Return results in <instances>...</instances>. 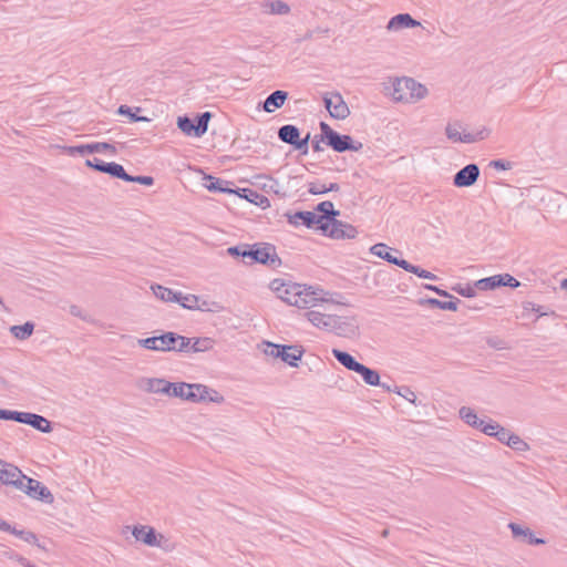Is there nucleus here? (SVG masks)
<instances>
[{
    "label": "nucleus",
    "instance_id": "b1692460",
    "mask_svg": "<svg viewBox=\"0 0 567 567\" xmlns=\"http://www.w3.org/2000/svg\"><path fill=\"white\" fill-rule=\"evenodd\" d=\"M300 299L299 301L301 303H298V308H308L310 306H315L317 301L319 300H323V298L321 297V293L323 292V290L321 289H316L311 286L307 287V286H302L300 285Z\"/></svg>",
    "mask_w": 567,
    "mask_h": 567
},
{
    "label": "nucleus",
    "instance_id": "8fccbe9b",
    "mask_svg": "<svg viewBox=\"0 0 567 567\" xmlns=\"http://www.w3.org/2000/svg\"><path fill=\"white\" fill-rule=\"evenodd\" d=\"M250 204H254L262 209H266L270 206L269 199L256 190L250 189Z\"/></svg>",
    "mask_w": 567,
    "mask_h": 567
},
{
    "label": "nucleus",
    "instance_id": "79ce46f5",
    "mask_svg": "<svg viewBox=\"0 0 567 567\" xmlns=\"http://www.w3.org/2000/svg\"><path fill=\"white\" fill-rule=\"evenodd\" d=\"M168 381L159 378H148L145 379L144 390L150 393H165V385H167Z\"/></svg>",
    "mask_w": 567,
    "mask_h": 567
},
{
    "label": "nucleus",
    "instance_id": "c756f323",
    "mask_svg": "<svg viewBox=\"0 0 567 567\" xmlns=\"http://www.w3.org/2000/svg\"><path fill=\"white\" fill-rule=\"evenodd\" d=\"M450 299L451 300H449V301H442L436 298H426V299H421L420 305H427L431 308H437L441 310L456 311L457 305L460 303V299L455 298L454 296H453V298H450Z\"/></svg>",
    "mask_w": 567,
    "mask_h": 567
},
{
    "label": "nucleus",
    "instance_id": "412c9836",
    "mask_svg": "<svg viewBox=\"0 0 567 567\" xmlns=\"http://www.w3.org/2000/svg\"><path fill=\"white\" fill-rule=\"evenodd\" d=\"M508 528L511 529L514 538H520L524 543L528 545L545 544V539L536 537L532 529L528 527H523L516 523H509Z\"/></svg>",
    "mask_w": 567,
    "mask_h": 567
},
{
    "label": "nucleus",
    "instance_id": "58836bf2",
    "mask_svg": "<svg viewBox=\"0 0 567 567\" xmlns=\"http://www.w3.org/2000/svg\"><path fill=\"white\" fill-rule=\"evenodd\" d=\"M499 287H503V278L501 274L482 278L475 281V288L478 290H494Z\"/></svg>",
    "mask_w": 567,
    "mask_h": 567
},
{
    "label": "nucleus",
    "instance_id": "2f4dec72",
    "mask_svg": "<svg viewBox=\"0 0 567 567\" xmlns=\"http://www.w3.org/2000/svg\"><path fill=\"white\" fill-rule=\"evenodd\" d=\"M334 315H326L316 310L306 312L307 319L317 328L324 329L328 331V324L333 320Z\"/></svg>",
    "mask_w": 567,
    "mask_h": 567
},
{
    "label": "nucleus",
    "instance_id": "864d4df0",
    "mask_svg": "<svg viewBox=\"0 0 567 567\" xmlns=\"http://www.w3.org/2000/svg\"><path fill=\"white\" fill-rule=\"evenodd\" d=\"M523 309L525 311H535V312H537L538 313L537 318L544 317V316H548V315H555V312L553 310L551 311H545L544 307L537 306V305H535L532 301L523 302Z\"/></svg>",
    "mask_w": 567,
    "mask_h": 567
},
{
    "label": "nucleus",
    "instance_id": "20e7f679",
    "mask_svg": "<svg viewBox=\"0 0 567 567\" xmlns=\"http://www.w3.org/2000/svg\"><path fill=\"white\" fill-rule=\"evenodd\" d=\"M258 348L266 354L270 355L275 359L279 358L285 363L290 367L297 368L299 365V361L305 352V349L301 346H285V344H275L269 341H262Z\"/></svg>",
    "mask_w": 567,
    "mask_h": 567
},
{
    "label": "nucleus",
    "instance_id": "49530a36",
    "mask_svg": "<svg viewBox=\"0 0 567 567\" xmlns=\"http://www.w3.org/2000/svg\"><path fill=\"white\" fill-rule=\"evenodd\" d=\"M226 251L233 258H243L245 261V258H248V244H239L237 246L228 247Z\"/></svg>",
    "mask_w": 567,
    "mask_h": 567
},
{
    "label": "nucleus",
    "instance_id": "4c0bfd02",
    "mask_svg": "<svg viewBox=\"0 0 567 567\" xmlns=\"http://www.w3.org/2000/svg\"><path fill=\"white\" fill-rule=\"evenodd\" d=\"M355 373L360 374L364 383L371 386L380 384V373L361 363Z\"/></svg>",
    "mask_w": 567,
    "mask_h": 567
},
{
    "label": "nucleus",
    "instance_id": "5701e85b",
    "mask_svg": "<svg viewBox=\"0 0 567 567\" xmlns=\"http://www.w3.org/2000/svg\"><path fill=\"white\" fill-rule=\"evenodd\" d=\"M204 186L210 192V193H220V194H233L234 188L230 187L231 183L224 181L219 177H215L209 174H204L203 177Z\"/></svg>",
    "mask_w": 567,
    "mask_h": 567
},
{
    "label": "nucleus",
    "instance_id": "c85d7f7f",
    "mask_svg": "<svg viewBox=\"0 0 567 567\" xmlns=\"http://www.w3.org/2000/svg\"><path fill=\"white\" fill-rule=\"evenodd\" d=\"M332 355L340 364H342L349 371L355 372L358 368L361 365V363L358 362L355 358L347 351L332 349Z\"/></svg>",
    "mask_w": 567,
    "mask_h": 567
},
{
    "label": "nucleus",
    "instance_id": "a18cd8bd",
    "mask_svg": "<svg viewBox=\"0 0 567 567\" xmlns=\"http://www.w3.org/2000/svg\"><path fill=\"white\" fill-rule=\"evenodd\" d=\"M403 269L408 272L416 275L420 278L430 279V280L437 279L436 275L432 274L429 270L421 268L420 266L412 265L409 261L406 262V265H403Z\"/></svg>",
    "mask_w": 567,
    "mask_h": 567
},
{
    "label": "nucleus",
    "instance_id": "e433bc0d",
    "mask_svg": "<svg viewBox=\"0 0 567 567\" xmlns=\"http://www.w3.org/2000/svg\"><path fill=\"white\" fill-rule=\"evenodd\" d=\"M300 285L293 284V282H287V286L285 288L284 295H282V301L287 302L290 306L298 307V303H301L299 301L300 297Z\"/></svg>",
    "mask_w": 567,
    "mask_h": 567
},
{
    "label": "nucleus",
    "instance_id": "ddd939ff",
    "mask_svg": "<svg viewBox=\"0 0 567 567\" xmlns=\"http://www.w3.org/2000/svg\"><path fill=\"white\" fill-rule=\"evenodd\" d=\"M69 155H87V154H94V153H102V152H109L112 155H115L117 153V150L115 145L107 143V142H93L87 144H79L74 146H68L65 147Z\"/></svg>",
    "mask_w": 567,
    "mask_h": 567
},
{
    "label": "nucleus",
    "instance_id": "3c124183",
    "mask_svg": "<svg viewBox=\"0 0 567 567\" xmlns=\"http://www.w3.org/2000/svg\"><path fill=\"white\" fill-rule=\"evenodd\" d=\"M309 141H310V133H308L305 137H298L293 141L292 147L296 151H299L301 155L308 154L309 151Z\"/></svg>",
    "mask_w": 567,
    "mask_h": 567
},
{
    "label": "nucleus",
    "instance_id": "aec40b11",
    "mask_svg": "<svg viewBox=\"0 0 567 567\" xmlns=\"http://www.w3.org/2000/svg\"><path fill=\"white\" fill-rule=\"evenodd\" d=\"M288 96L289 94L287 91L276 90L270 93L262 103L258 104V109L262 107L265 112L272 113L285 104Z\"/></svg>",
    "mask_w": 567,
    "mask_h": 567
},
{
    "label": "nucleus",
    "instance_id": "0e129e2a",
    "mask_svg": "<svg viewBox=\"0 0 567 567\" xmlns=\"http://www.w3.org/2000/svg\"><path fill=\"white\" fill-rule=\"evenodd\" d=\"M308 192L311 195H322L327 193L326 185L321 183H309Z\"/></svg>",
    "mask_w": 567,
    "mask_h": 567
},
{
    "label": "nucleus",
    "instance_id": "f257e3e1",
    "mask_svg": "<svg viewBox=\"0 0 567 567\" xmlns=\"http://www.w3.org/2000/svg\"><path fill=\"white\" fill-rule=\"evenodd\" d=\"M319 127L321 131V141L334 152H358L363 147L361 142L354 141L352 136L348 134H340L326 122H320Z\"/></svg>",
    "mask_w": 567,
    "mask_h": 567
},
{
    "label": "nucleus",
    "instance_id": "a878e982",
    "mask_svg": "<svg viewBox=\"0 0 567 567\" xmlns=\"http://www.w3.org/2000/svg\"><path fill=\"white\" fill-rule=\"evenodd\" d=\"M278 182L267 175L264 174H256L250 177V186H255L258 189L264 190L265 193L274 192L278 194Z\"/></svg>",
    "mask_w": 567,
    "mask_h": 567
},
{
    "label": "nucleus",
    "instance_id": "a19ab883",
    "mask_svg": "<svg viewBox=\"0 0 567 567\" xmlns=\"http://www.w3.org/2000/svg\"><path fill=\"white\" fill-rule=\"evenodd\" d=\"M192 340V352H206L213 349L215 340L209 337H194Z\"/></svg>",
    "mask_w": 567,
    "mask_h": 567
},
{
    "label": "nucleus",
    "instance_id": "bb28decb",
    "mask_svg": "<svg viewBox=\"0 0 567 567\" xmlns=\"http://www.w3.org/2000/svg\"><path fill=\"white\" fill-rule=\"evenodd\" d=\"M0 530L10 533L29 544H35L38 542V537L33 532L25 530V529H17L16 526H12L11 524H9L7 520L2 519L1 517H0Z\"/></svg>",
    "mask_w": 567,
    "mask_h": 567
},
{
    "label": "nucleus",
    "instance_id": "052dcab7",
    "mask_svg": "<svg viewBox=\"0 0 567 567\" xmlns=\"http://www.w3.org/2000/svg\"><path fill=\"white\" fill-rule=\"evenodd\" d=\"M31 412H23V411H12V420L14 422L27 424L29 422Z\"/></svg>",
    "mask_w": 567,
    "mask_h": 567
},
{
    "label": "nucleus",
    "instance_id": "9d476101",
    "mask_svg": "<svg viewBox=\"0 0 567 567\" xmlns=\"http://www.w3.org/2000/svg\"><path fill=\"white\" fill-rule=\"evenodd\" d=\"M324 107L330 116L337 120H344L350 115V110L340 93L334 92L323 96Z\"/></svg>",
    "mask_w": 567,
    "mask_h": 567
},
{
    "label": "nucleus",
    "instance_id": "c9c22d12",
    "mask_svg": "<svg viewBox=\"0 0 567 567\" xmlns=\"http://www.w3.org/2000/svg\"><path fill=\"white\" fill-rule=\"evenodd\" d=\"M27 425H30L41 433H51L53 430L52 423L47 417L32 412Z\"/></svg>",
    "mask_w": 567,
    "mask_h": 567
},
{
    "label": "nucleus",
    "instance_id": "4be33fe9",
    "mask_svg": "<svg viewBox=\"0 0 567 567\" xmlns=\"http://www.w3.org/2000/svg\"><path fill=\"white\" fill-rule=\"evenodd\" d=\"M206 394H209V386L202 383H188L184 391L183 401L200 403L205 401Z\"/></svg>",
    "mask_w": 567,
    "mask_h": 567
},
{
    "label": "nucleus",
    "instance_id": "2eb2a0df",
    "mask_svg": "<svg viewBox=\"0 0 567 567\" xmlns=\"http://www.w3.org/2000/svg\"><path fill=\"white\" fill-rule=\"evenodd\" d=\"M85 165L96 172L107 174L112 178L121 179L122 175H124L123 165L115 162L106 163L97 157H93L85 159Z\"/></svg>",
    "mask_w": 567,
    "mask_h": 567
},
{
    "label": "nucleus",
    "instance_id": "393cba45",
    "mask_svg": "<svg viewBox=\"0 0 567 567\" xmlns=\"http://www.w3.org/2000/svg\"><path fill=\"white\" fill-rule=\"evenodd\" d=\"M419 25H421V23L413 19L410 13H399L389 20L386 29L401 30L404 28H415Z\"/></svg>",
    "mask_w": 567,
    "mask_h": 567
},
{
    "label": "nucleus",
    "instance_id": "5fc2aeb1",
    "mask_svg": "<svg viewBox=\"0 0 567 567\" xmlns=\"http://www.w3.org/2000/svg\"><path fill=\"white\" fill-rule=\"evenodd\" d=\"M286 286H287L286 280L276 278L270 282L269 288L272 292H275L277 295L278 298H280L282 300V295H284Z\"/></svg>",
    "mask_w": 567,
    "mask_h": 567
},
{
    "label": "nucleus",
    "instance_id": "cd10ccee",
    "mask_svg": "<svg viewBox=\"0 0 567 567\" xmlns=\"http://www.w3.org/2000/svg\"><path fill=\"white\" fill-rule=\"evenodd\" d=\"M458 413L466 424L484 433V426H487L488 421L480 419L473 409L462 406Z\"/></svg>",
    "mask_w": 567,
    "mask_h": 567
},
{
    "label": "nucleus",
    "instance_id": "f03ea898",
    "mask_svg": "<svg viewBox=\"0 0 567 567\" xmlns=\"http://www.w3.org/2000/svg\"><path fill=\"white\" fill-rule=\"evenodd\" d=\"M151 289L156 298L165 302H175L188 310H205L207 302L204 301L202 305H198L199 298L195 295L188 293L184 295L181 291H175L171 288L164 287L159 284H153Z\"/></svg>",
    "mask_w": 567,
    "mask_h": 567
},
{
    "label": "nucleus",
    "instance_id": "774afa93",
    "mask_svg": "<svg viewBox=\"0 0 567 567\" xmlns=\"http://www.w3.org/2000/svg\"><path fill=\"white\" fill-rule=\"evenodd\" d=\"M321 142H322L321 141V134L320 135H316L313 141H312V144H311V147H312L313 152L318 153V152H322L323 151V148H322V146L320 144Z\"/></svg>",
    "mask_w": 567,
    "mask_h": 567
},
{
    "label": "nucleus",
    "instance_id": "e2e57ef3",
    "mask_svg": "<svg viewBox=\"0 0 567 567\" xmlns=\"http://www.w3.org/2000/svg\"><path fill=\"white\" fill-rule=\"evenodd\" d=\"M503 278V287L517 288L520 286V281H518L515 277L509 274H501Z\"/></svg>",
    "mask_w": 567,
    "mask_h": 567
},
{
    "label": "nucleus",
    "instance_id": "7c9ffc66",
    "mask_svg": "<svg viewBox=\"0 0 567 567\" xmlns=\"http://www.w3.org/2000/svg\"><path fill=\"white\" fill-rule=\"evenodd\" d=\"M158 351H174L175 344L178 342L179 333L174 331H166L157 336Z\"/></svg>",
    "mask_w": 567,
    "mask_h": 567
},
{
    "label": "nucleus",
    "instance_id": "c03bdc74",
    "mask_svg": "<svg viewBox=\"0 0 567 567\" xmlns=\"http://www.w3.org/2000/svg\"><path fill=\"white\" fill-rule=\"evenodd\" d=\"M122 181L127 183H136L144 186H152L154 185V177L148 175H131L124 169V175L121 177Z\"/></svg>",
    "mask_w": 567,
    "mask_h": 567
},
{
    "label": "nucleus",
    "instance_id": "0eeeda50",
    "mask_svg": "<svg viewBox=\"0 0 567 567\" xmlns=\"http://www.w3.org/2000/svg\"><path fill=\"white\" fill-rule=\"evenodd\" d=\"M29 497L40 501L45 504H52L54 496L50 489L41 482L25 475L22 482V488H19Z\"/></svg>",
    "mask_w": 567,
    "mask_h": 567
},
{
    "label": "nucleus",
    "instance_id": "603ef678",
    "mask_svg": "<svg viewBox=\"0 0 567 567\" xmlns=\"http://www.w3.org/2000/svg\"><path fill=\"white\" fill-rule=\"evenodd\" d=\"M486 344L495 350H505L511 348L504 339L497 336L487 337Z\"/></svg>",
    "mask_w": 567,
    "mask_h": 567
},
{
    "label": "nucleus",
    "instance_id": "473e14b6",
    "mask_svg": "<svg viewBox=\"0 0 567 567\" xmlns=\"http://www.w3.org/2000/svg\"><path fill=\"white\" fill-rule=\"evenodd\" d=\"M142 111V107L136 106L132 107L126 104H121L116 113L122 116L128 117L130 122L137 123V122H150L151 120L146 116L138 115V113Z\"/></svg>",
    "mask_w": 567,
    "mask_h": 567
},
{
    "label": "nucleus",
    "instance_id": "37998d69",
    "mask_svg": "<svg viewBox=\"0 0 567 567\" xmlns=\"http://www.w3.org/2000/svg\"><path fill=\"white\" fill-rule=\"evenodd\" d=\"M186 386H188L187 382H171L168 381L167 385H165V393L164 395H167L169 398H178L183 400L184 391L186 390Z\"/></svg>",
    "mask_w": 567,
    "mask_h": 567
},
{
    "label": "nucleus",
    "instance_id": "6ab92c4d",
    "mask_svg": "<svg viewBox=\"0 0 567 567\" xmlns=\"http://www.w3.org/2000/svg\"><path fill=\"white\" fill-rule=\"evenodd\" d=\"M484 434L496 439L498 442L505 445H509L513 432L502 426L499 423L488 419L487 426H484Z\"/></svg>",
    "mask_w": 567,
    "mask_h": 567
},
{
    "label": "nucleus",
    "instance_id": "de8ad7c7",
    "mask_svg": "<svg viewBox=\"0 0 567 567\" xmlns=\"http://www.w3.org/2000/svg\"><path fill=\"white\" fill-rule=\"evenodd\" d=\"M508 447L516 452H527L530 450L529 444L515 433L512 435Z\"/></svg>",
    "mask_w": 567,
    "mask_h": 567
},
{
    "label": "nucleus",
    "instance_id": "680f3d73",
    "mask_svg": "<svg viewBox=\"0 0 567 567\" xmlns=\"http://www.w3.org/2000/svg\"><path fill=\"white\" fill-rule=\"evenodd\" d=\"M445 134L447 138L453 142H458L461 140V133L458 131V127H456L455 125L449 124L445 128Z\"/></svg>",
    "mask_w": 567,
    "mask_h": 567
},
{
    "label": "nucleus",
    "instance_id": "338daca9",
    "mask_svg": "<svg viewBox=\"0 0 567 567\" xmlns=\"http://www.w3.org/2000/svg\"><path fill=\"white\" fill-rule=\"evenodd\" d=\"M423 287H424L425 289H427V290H431V291L435 292V293H436V295H439L440 297H444V298H453V296H452L450 292H447L446 290L441 289V288H440V287H437V286H434V285H431V284H425Z\"/></svg>",
    "mask_w": 567,
    "mask_h": 567
},
{
    "label": "nucleus",
    "instance_id": "423d86ee",
    "mask_svg": "<svg viewBox=\"0 0 567 567\" xmlns=\"http://www.w3.org/2000/svg\"><path fill=\"white\" fill-rule=\"evenodd\" d=\"M250 262L260 264L271 269H276L282 264L277 254L276 246L270 243L251 244Z\"/></svg>",
    "mask_w": 567,
    "mask_h": 567
},
{
    "label": "nucleus",
    "instance_id": "6e6552de",
    "mask_svg": "<svg viewBox=\"0 0 567 567\" xmlns=\"http://www.w3.org/2000/svg\"><path fill=\"white\" fill-rule=\"evenodd\" d=\"M359 324L355 317L333 316V320L328 324V331L334 332L339 337L352 338L358 333Z\"/></svg>",
    "mask_w": 567,
    "mask_h": 567
},
{
    "label": "nucleus",
    "instance_id": "f8f14e48",
    "mask_svg": "<svg viewBox=\"0 0 567 567\" xmlns=\"http://www.w3.org/2000/svg\"><path fill=\"white\" fill-rule=\"evenodd\" d=\"M287 220L292 226H305L309 229L320 230L322 217H317L316 212L298 210L296 213H286Z\"/></svg>",
    "mask_w": 567,
    "mask_h": 567
},
{
    "label": "nucleus",
    "instance_id": "09e8293b",
    "mask_svg": "<svg viewBox=\"0 0 567 567\" xmlns=\"http://www.w3.org/2000/svg\"><path fill=\"white\" fill-rule=\"evenodd\" d=\"M452 290L463 297H466V298H473L476 296L475 285L474 286H471V285L463 286L462 284H456L455 286L452 287Z\"/></svg>",
    "mask_w": 567,
    "mask_h": 567
},
{
    "label": "nucleus",
    "instance_id": "1a4fd4ad",
    "mask_svg": "<svg viewBox=\"0 0 567 567\" xmlns=\"http://www.w3.org/2000/svg\"><path fill=\"white\" fill-rule=\"evenodd\" d=\"M131 533L137 542L151 547H161L162 540L165 539L164 535L158 533L154 527L148 525H133Z\"/></svg>",
    "mask_w": 567,
    "mask_h": 567
},
{
    "label": "nucleus",
    "instance_id": "69168bd1",
    "mask_svg": "<svg viewBox=\"0 0 567 567\" xmlns=\"http://www.w3.org/2000/svg\"><path fill=\"white\" fill-rule=\"evenodd\" d=\"M224 400V396L219 392L209 388V394H206V399L204 402L223 403Z\"/></svg>",
    "mask_w": 567,
    "mask_h": 567
},
{
    "label": "nucleus",
    "instance_id": "7ed1b4c3",
    "mask_svg": "<svg viewBox=\"0 0 567 567\" xmlns=\"http://www.w3.org/2000/svg\"><path fill=\"white\" fill-rule=\"evenodd\" d=\"M427 94V89L412 78L396 79L393 83L392 97L396 102H416Z\"/></svg>",
    "mask_w": 567,
    "mask_h": 567
},
{
    "label": "nucleus",
    "instance_id": "9b49d317",
    "mask_svg": "<svg viewBox=\"0 0 567 567\" xmlns=\"http://www.w3.org/2000/svg\"><path fill=\"white\" fill-rule=\"evenodd\" d=\"M25 474L16 465L0 458V483L22 488Z\"/></svg>",
    "mask_w": 567,
    "mask_h": 567
},
{
    "label": "nucleus",
    "instance_id": "bf43d9fd",
    "mask_svg": "<svg viewBox=\"0 0 567 567\" xmlns=\"http://www.w3.org/2000/svg\"><path fill=\"white\" fill-rule=\"evenodd\" d=\"M489 166L497 171H507L512 168L513 164L506 159H494L489 162Z\"/></svg>",
    "mask_w": 567,
    "mask_h": 567
},
{
    "label": "nucleus",
    "instance_id": "f3484780",
    "mask_svg": "<svg viewBox=\"0 0 567 567\" xmlns=\"http://www.w3.org/2000/svg\"><path fill=\"white\" fill-rule=\"evenodd\" d=\"M313 212L317 213V217H322L319 228L323 234H327L329 227L340 215V212L334 209L333 203L330 200L319 203Z\"/></svg>",
    "mask_w": 567,
    "mask_h": 567
},
{
    "label": "nucleus",
    "instance_id": "13d9d810",
    "mask_svg": "<svg viewBox=\"0 0 567 567\" xmlns=\"http://www.w3.org/2000/svg\"><path fill=\"white\" fill-rule=\"evenodd\" d=\"M394 392L405 400H408L411 403L415 404L416 401V394L409 388V386H402V388H394Z\"/></svg>",
    "mask_w": 567,
    "mask_h": 567
},
{
    "label": "nucleus",
    "instance_id": "4468645a",
    "mask_svg": "<svg viewBox=\"0 0 567 567\" xmlns=\"http://www.w3.org/2000/svg\"><path fill=\"white\" fill-rule=\"evenodd\" d=\"M480 174L481 171L477 164H467L455 173L453 176V185L460 188L471 187L477 182Z\"/></svg>",
    "mask_w": 567,
    "mask_h": 567
},
{
    "label": "nucleus",
    "instance_id": "dca6fc26",
    "mask_svg": "<svg viewBox=\"0 0 567 567\" xmlns=\"http://www.w3.org/2000/svg\"><path fill=\"white\" fill-rule=\"evenodd\" d=\"M370 252L379 258L388 261L389 264L395 265L403 269V265H406V260L399 258L392 252L402 256V251L396 248H391L384 243H378L370 247Z\"/></svg>",
    "mask_w": 567,
    "mask_h": 567
},
{
    "label": "nucleus",
    "instance_id": "a211bd4d",
    "mask_svg": "<svg viewBox=\"0 0 567 567\" xmlns=\"http://www.w3.org/2000/svg\"><path fill=\"white\" fill-rule=\"evenodd\" d=\"M326 235L332 239H353L357 237L358 230L353 225L337 219L329 227Z\"/></svg>",
    "mask_w": 567,
    "mask_h": 567
},
{
    "label": "nucleus",
    "instance_id": "f704fd0d",
    "mask_svg": "<svg viewBox=\"0 0 567 567\" xmlns=\"http://www.w3.org/2000/svg\"><path fill=\"white\" fill-rule=\"evenodd\" d=\"M300 136V130L292 124H286L279 127L278 138L288 145H292L293 141Z\"/></svg>",
    "mask_w": 567,
    "mask_h": 567
},
{
    "label": "nucleus",
    "instance_id": "ea45409f",
    "mask_svg": "<svg viewBox=\"0 0 567 567\" xmlns=\"http://www.w3.org/2000/svg\"><path fill=\"white\" fill-rule=\"evenodd\" d=\"M262 8L265 9L266 12L271 13V14L285 16L290 12L289 4L281 0L264 2Z\"/></svg>",
    "mask_w": 567,
    "mask_h": 567
},
{
    "label": "nucleus",
    "instance_id": "72a5a7b5",
    "mask_svg": "<svg viewBox=\"0 0 567 567\" xmlns=\"http://www.w3.org/2000/svg\"><path fill=\"white\" fill-rule=\"evenodd\" d=\"M35 328V323L33 321H25L23 324H14L10 327V333L18 340H27L29 339Z\"/></svg>",
    "mask_w": 567,
    "mask_h": 567
},
{
    "label": "nucleus",
    "instance_id": "39448f33",
    "mask_svg": "<svg viewBox=\"0 0 567 567\" xmlns=\"http://www.w3.org/2000/svg\"><path fill=\"white\" fill-rule=\"evenodd\" d=\"M213 114L208 111L197 113L194 117L187 114L177 117V127L186 136L202 137L208 130V123Z\"/></svg>",
    "mask_w": 567,
    "mask_h": 567
},
{
    "label": "nucleus",
    "instance_id": "4d7b16f0",
    "mask_svg": "<svg viewBox=\"0 0 567 567\" xmlns=\"http://www.w3.org/2000/svg\"><path fill=\"white\" fill-rule=\"evenodd\" d=\"M156 338H157V336L148 337L145 339H138L137 343L140 347H142L144 349L158 351V344H157Z\"/></svg>",
    "mask_w": 567,
    "mask_h": 567
},
{
    "label": "nucleus",
    "instance_id": "6e6d98bb",
    "mask_svg": "<svg viewBox=\"0 0 567 567\" xmlns=\"http://www.w3.org/2000/svg\"><path fill=\"white\" fill-rule=\"evenodd\" d=\"M192 338L179 334L178 342L175 344V350L177 352H192Z\"/></svg>",
    "mask_w": 567,
    "mask_h": 567
}]
</instances>
